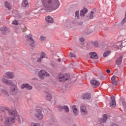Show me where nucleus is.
<instances>
[{"label":"nucleus","mask_w":126,"mask_h":126,"mask_svg":"<svg viewBox=\"0 0 126 126\" xmlns=\"http://www.w3.org/2000/svg\"><path fill=\"white\" fill-rule=\"evenodd\" d=\"M15 122V119L14 118L8 117L6 119V121L4 122L5 125H9V124H14Z\"/></svg>","instance_id":"8"},{"label":"nucleus","mask_w":126,"mask_h":126,"mask_svg":"<svg viewBox=\"0 0 126 126\" xmlns=\"http://www.w3.org/2000/svg\"><path fill=\"white\" fill-rule=\"evenodd\" d=\"M42 58H41V57H40L36 61V62L37 63H42Z\"/></svg>","instance_id":"38"},{"label":"nucleus","mask_w":126,"mask_h":126,"mask_svg":"<svg viewBox=\"0 0 126 126\" xmlns=\"http://www.w3.org/2000/svg\"><path fill=\"white\" fill-rule=\"evenodd\" d=\"M90 57L91 59H98V56H97V54L95 52H91Z\"/></svg>","instance_id":"24"},{"label":"nucleus","mask_w":126,"mask_h":126,"mask_svg":"<svg viewBox=\"0 0 126 126\" xmlns=\"http://www.w3.org/2000/svg\"><path fill=\"white\" fill-rule=\"evenodd\" d=\"M27 1H28V0H27Z\"/></svg>","instance_id":"46"},{"label":"nucleus","mask_w":126,"mask_h":126,"mask_svg":"<svg viewBox=\"0 0 126 126\" xmlns=\"http://www.w3.org/2000/svg\"><path fill=\"white\" fill-rule=\"evenodd\" d=\"M106 72H107V73H110L111 72V70H110V69H107L106 70Z\"/></svg>","instance_id":"42"},{"label":"nucleus","mask_w":126,"mask_h":126,"mask_svg":"<svg viewBox=\"0 0 126 126\" xmlns=\"http://www.w3.org/2000/svg\"><path fill=\"white\" fill-rule=\"evenodd\" d=\"M122 61H123V55H120L117 59L116 63L118 65L122 63Z\"/></svg>","instance_id":"17"},{"label":"nucleus","mask_w":126,"mask_h":126,"mask_svg":"<svg viewBox=\"0 0 126 126\" xmlns=\"http://www.w3.org/2000/svg\"><path fill=\"white\" fill-rule=\"evenodd\" d=\"M122 104H123V106H126V102L122 101Z\"/></svg>","instance_id":"41"},{"label":"nucleus","mask_w":126,"mask_h":126,"mask_svg":"<svg viewBox=\"0 0 126 126\" xmlns=\"http://www.w3.org/2000/svg\"><path fill=\"white\" fill-rule=\"evenodd\" d=\"M87 12H88V10L87 8H84L80 11V15L82 17H84L85 14H86Z\"/></svg>","instance_id":"21"},{"label":"nucleus","mask_w":126,"mask_h":126,"mask_svg":"<svg viewBox=\"0 0 126 126\" xmlns=\"http://www.w3.org/2000/svg\"><path fill=\"white\" fill-rule=\"evenodd\" d=\"M35 116L36 118L38 119V120H42L44 117V115L42 113V110L40 109H38L36 111V112L35 114Z\"/></svg>","instance_id":"6"},{"label":"nucleus","mask_w":126,"mask_h":126,"mask_svg":"<svg viewBox=\"0 0 126 126\" xmlns=\"http://www.w3.org/2000/svg\"><path fill=\"white\" fill-rule=\"evenodd\" d=\"M58 110L60 111V112H62L63 110H64L65 113H68V112H69V108H68V106L65 105H59Z\"/></svg>","instance_id":"9"},{"label":"nucleus","mask_w":126,"mask_h":126,"mask_svg":"<svg viewBox=\"0 0 126 126\" xmlns=\"http://www.w3.org/2000/svg\"><path fill=\"white\" fill-rule=\"evenodd\" d=\"M17 117H18L17 121H18L19 124H21V121H22V120H23L22 116L18 115Z\"/></svg>","instance_id":"29"},{"label":"nucleus","mask_w":126,"mask_h":126,"mask_svg":"<svg viewBox=\"0 0 126 126\" xmlns=\"http://www.w3.org/2000/svg\"><path fill=\"white\" fill-rule=\"evenodd\" d=\"M90 18L91 19H92L93 18V12H91L90 15Z\"/></svg>","instance_id":"39"},{"label":"nucleus","mask_w":126,"mask_h":126,"mask_svg":"<svg viewBox=\"0 0 126 126\" xmlns=\"http://www.w3.org/2000/svg\"><path fill=\"white\" fill-rule=\"evenodd\" d=\"M90 84L91 85L94 86V87L95 88H96V87H98V86H99V85H100V83L98 81H97L94 79L91 80Z\"/></svg>","instance_id":"10"},{"label":"nucleus","mask_w":126,"mask_h":126,"mask_svg":"<svg viewBox=\"0 0 126 126\" xmlns=\"http://www.w3.org/2000/svg\"><path fill=\"white\" fill-rule=\"evenodd\" d=\"M1 81L3 83H4V84H6V85H11V84H12V82L8 80L5 78H3Z\"/></svg>","instance_id":"16"},{"label":"nucleus","mask_w":126,"mask_h":126,"mask_svg":"<svg viewBox=\"0 0 126 126\" xmlns=\"http://www.w3.org/2000/svg\"><path fill=\"white\" fill-rule=\"evenodd\" d=\"M111 81L114 85H117V84H118V77L116 76H112Z\"/></svg>","instance_id":"18"},{"label":"nucleus","mask_w":126,"mask_h":126,"mask_svg":"<svg viewBox=\"0 0 126 126\" xmlns=\"http://www.w3.org/2000/svg\"><path fill=\"white\" fill-rule=\"evenodd\" d=\"M1 122H2V119L1 120Z\"/></svg>","instance_id":"45"},{"label":"nucleus","mask_w":126,"mask_h":126,"mask_svg":"<svg viewBox=\"0 0 126 126\" xmlns=\"http://www.w3.org/2000/svg\"><path fill=\"white\" fill-rule=\"evenodd\" d=\"M12 23V24H14V25H17V24H18V22H17V21H16V20H14V21H13Z\"/></svg>","instance_id":"36"},{"label":"nucleus","mask_w":126,"mask_h":126,"mask_svg":"<svg viewBox=\"0 0 126 126\" xmlns=\"http://www.w3.org/2000/svg\"><path fill=\"white\" fill-rule=\"evenodd\" d=\"M110 54H111L110 51H106L103 54V57L106 58V57H108V56H109Z\"/></svg>","instance_id":"30"},{"label":"nucleus","mask_w":126,"mask_h":126,"mask_svg":"<svg viewBox=\"0 0 126 126\" xmlns=\"http://www.w3.org/2000/svg\"><path fill=\"white\" fill-rule=\"evenodd\" d=\"M82 98L84 100H89L91 98V95L90 94H85L83 95Z\"/></svg>","instance_id":"19"},{"label":"nucleus","mask_w":126,"mask_h":126,"mask_svg":"<svg viewBox=\"0 0 126 126\" xmlns=\"http://www.w3.org/2000/svg\"><path fill=\"white\" fill-rule=\"evenodd\" d=\"M11 87L10 89V94L11 95H16L17 94V93L18 92V89L17 88V86L16 85V83L14 85L11 84Z\"/></svg>","instance_id":"3"},{"label":"nucleus","mask_w":126,"mask_h":126,"mask_svg":"<svg viewBox=\"0 0 126 126\" xmlns=\"http://www.w3.org/2000/svg\"><path fill=\"white\" fill-rule=\"evenodd\" d=\"M45 20L46 22H48V23H53V22H54V20H53V18L51 16L46 17L45 18Z\"/></svg>","instance_id":"25"},{"label":"nucleus","mask_w":126,"mask_h":126,"mask_svg":"<svg viewBox=\"0 0 126 126\" xmlns=\"http://www.w3.org/2000/svg\"><path fill=\"white\" fill-rule=\"evenodd\" d=\"M22 8H27L29 7V3L27 0H23L22 3L21 5Z\"/></svg>","instance_id":"13"},{"label":"nucleus","mask_w":126,"mask_h":126,"mask_svg":"<svg viewBox=\"0 0 126 126\" xmlns=\"http://www.w3.org/2000/svg\"><path fill=\"white\" fill-rule=\"evenodd\" d=\"M72 109L73 113H74L75 116H77L78 115V110L76 108V106L73 105L72 106Z\"/></svg>","instance_id":"22"},{"label":"nucleus","mask_w":126,"mask_h":126,"mask_svg":"<svg viewBox=\"0 0 126 126\" xmlns=\"http://www.w3.org/2000/svg\"><path fill=\"white\" fill-rule=\"evenodd\" d=\"M8 113L13 117H16L18 115V114H17V111L15 109L14 110H8Z\"/></svg>","instance_id":"20"},{"label":"nucleus","mask_w":126,"mask_h":126,"mask_svg":"<svg viewBox=\"0 0 126 126\" xmlns=\"http://www.w3.org/2000/svg\"><path fill=\"white\" fill-rule=\"evenodd\" d=\"M94 45L95 48H98V47H99V44H98V42H94Z\"/></svg>","instance_id":"37"},{"label":"nucleus","mask_w":126,"mask_h":126,"mask_svg":"<svg viewBox=\"0 0 126 126\" xmlns=\"http://www.w3.org/2000/svg\"><path fill=\"white\" fill-rule=\"evenodd\" d=\"M25 37L28 40L30 46H31L32 48L33 49L35 47V41H34V39H33L32 34H30L28 35H26Z\"/></svg>","instance_id":"2"},{"label":"nucleus","mask_w":126,"mask_h":126,"mask_svg":"<svg viewBox=\"0 0 126 126\" xmlns=\"http://www.w3.org/2000/svg\"><path fill=\"white\" fill-rule=\"evenodd\" d=\"M4 5L6 8H7L9 10H11V9L12 8V7H11V5H10V3L7 2H5L4 3Z\"/></svg>","instance_id":"26"},{"label":"nucleus","mask_w":126,"mask_h":126,"mask_svg":"<svg viewBox=\"0 0 126 126\" xmlns=\"http://www.w3.org/2000/svg\"><path fill=\"white\" fill-rule=\"evenodd\" d=\"M80 42H84L85 39L83 37H81L80 38Z\"/></svg>","instance_id":"40"},{"label":"nucleus","mask_w":126,"mask_h":126,"mask_svg":"<svg viewBox=\"0 0 126 126\" xmlns=\"http://www.w3.org/2000/svg\"><path fill=\"white\" fill-rule=\"evenodd\" d=\"M75 18L77 19L79 18V11H78L75 12Z\"/></svg>","instance_id":"33"},{"label":"nucleus","mask_w":126,"mask_h":126,"mask_svg":"<svg viewBox=\"0 0 126 126\" xmlns=\"http://www.w3.org/2000/svg\"><path fill=\"white\" fill-rule=\"evenodd\" d=\"M0 31H6V27L4 26L2 28L0 29Z\"/></svg>","instance_id":"34"},{"label":"nucleus","mask_w":126,"mask_h":126,"mask_svg":"<svg viewBox=\"0 0 126 126\" xmlns=\"http://www.w3.org/2000/svg\"><path fill=\"white\" fill-rule=\"evenodd\" d=\"M31 126H40L41 124L40 123H31Z\"/></svg>","instance_id":"31"},{"label":"nucleus","mask_w":126,"mask_h":126,"mask_svg":"<svg viewBox=\"0 0 126 126\" xmlns=\"http://www.w3.org/2000/svg\"><path fill=\"white\" fill-rule=\"evenodd\" d=\"M111 102L110 103V106L112 107L113 108H114V107L116 106V100H115V97L114 95H112L111 97Z\"/></svg>","instance_id":"15"},{"label":"nucleus","mask_w":126,"mask_h":126,"mask_svg":"<svg viewBox=\"0 0 126 126\" xmlns=\"http://www.w3.org/2000/svg\"><path fill=\"white\" fill-rule=\"evenodd\" d=\"M80 111L82 114V115H87V109L86 108V106L84 105H82L80 107Z\"/></svg>","instance_id":"12"},{"label":"nucleus","mask_w":126,"mask_h":126,"mask_svg":"<svg viewBox=\"0 0 126 126\" xmlns=\"http://www.w3.org/2000/svg\"><path fill=\"white\" fill-rule=\"evenodd\" d=\"M69 27V26H68V27L67 26V27Z\"/></svg>","instance_id":"47"},{"label":"nucleus","mask_w":126,"mask_h":126,"mask_svg":"<svg viewBox=\"0 0 126 126\" xmlns=\"http://www.w3.org/2000/svg\"><path fill=\"white\" fill-rule=\"evenodd\" d=\"M47 40V37L44 35H41L39 38V40L41 42H44V41H46Z\"/></svg>","instance_id":"27"},{"label":"nucleus","mask_w":126,"mask_h":126,"mask_svg":"<svg viewBox=\"0 0 126 126\" xmlns=\"http://www.w3.org/2000/svg\"><path fill=\"white\" fill-rule=\"evenodd\" d=\"M69 55L71 57L75 58V55L73 54V53L71 52H70Z\"/></svg>","instance_id":"35"},{"label":"nucleus","mask_w":126,"mask_h":126,"mask_svg":"<svg viewBox=\"0 0 126 126\" xmlns=\"http://www.w3.org/2000/svg\"><path fill=\"white\" fill-rule=\"evenodd\" d=\"M58 61L59 63H61V59H58Z\"/></svg>","instance_id":"44"},{"label":"nucleus","mask_w":126,"mask_h":126,"mask_svg":"<svg viewBox=\"0 0 126 126\" xmlns=\"http://www.w3.org/2000/svg\"><path fill=\"white\" fill-rule=\"evenodd\" d=\"M107 119H108V115L106 114L103 115V118H101L99 119V122L101 124H104V123H106L107 122Z\"/></svg>","instance_id":"14"},{"label":"nucleus","mask_w":126,"mask_h":126,"mask_svg":"<svg viewBox=\"0 0 126 126\" xmlns=\"http://www.w3.org/2000/svg\"><path fill=\"white\" fill-rule=\"evenodd\" d=\"M0 89L1 90V93H2V94L8 95V93L7 92V91L5 90V89L3 88V86H0Z\"/></svg>","instance_id":"23"},{"label":"nucleus","mask_w":126,"mask_h":126,"mask_svg":"<svg viewBox=\"0 0 126 126\" xmlns=\"http://www.w3.org/2000/svg\"><path fill=\"white\" fill-rule=\"evenodd\" d=\"M68 79H69V75L67 74L61 75L59 78V82L66 81Z\"/></svg>","instance_id":"5"},{"label":"nucleus","mask_w":126,"mask_h":126,"mask_svg":"<svg viewBox=\"0 0 126 126\" xmlns=\"http://www.w3.org/2000/svg\"><path fill=\"white\" fill-rule=\"evenodd\" d=\"M40 58L41 59H45V58H46V54H45L44 52H42L40 54Z\"/></svg>","instance_id":"32"},{"label":"nucleus","mask_w":126,"mask_h":126,"mask_svg":"<svg viewBox=\"0 0 126 126\" xmlns=\"http://www.w3.org/2000/svg\"><path fill=\"white\" fill-rule=\"evenodd\" d=\"M46 99L47 100H48V101H51V99H52V95L51 94H48L46 93Z\"/></svg>","instance_id":"28"},{"label":"nucleus","mask_w":126,"mask_h":126,"mask_svg":"<svg viewBox=\"0 0 126 126\" xmlns=\"http://www.w3.org/2000/svg\"><path fill=\"white\" fill-rule=\"evenodd\" d=\"M15 77V76L14 75V73H13V72L8 71L5 73V77H6V78L13 79Z\"/></svg>","instance_id":"7"},{"label":"nucleus","mask_w":126,"mask_h":126,"mask_svg":"<svg viewBox=\"0 0 126 126\" xmlns=\"http://www.w3.org/2000/svg\"><path fill=\"white\" fill-rule=\"evenodd\" d=\"M21 89L26 88V89H28V90H32V89H33V87L28 84H23L21 86Z\"/></svg>","instance_id":"11"},{"label":"nucleus","mask_w":126,"mask_h":126,"mask_svg":"<svg viewBox=\"0 0 126 126\" xmlns=\"http://www.w3.org/2000/svg\"><path fill=\"white\" fill-rule=\"evenodd\" d=\"M38 76L40 79L43 80L45 78V76H50V74L47 72L45 70H41L38 72Z\"/></svg>","instance_id":"4"},{"label":"nucleus","mask_w":126,"mask_h":126,"mask_svg":"<svg viewBox=\"0 0 126 126\" xmlns=\"http://www.w3.org/2000/svg\"><path fill=\"white\" fill-rule=\"evenodd\" d=\"M42 5L47 12H52L53 10H56L60 7L61 3L59 0H41Z\"/></svg>","instance_id":"1"},{"label":"nucleus","mask_w":126,"mask_h":126,"mask_svg":"<svg viewBox=\"0 0 126 126\" xmlns=\"http://www.w3.org/2000/svg\"><path fill=\"white\" fill-rule=\"evenodd\" d=\"M38 5H39V4L38 3H37L36 4V6L38 8H39V7H40V6H38Z\"/></svg>","instance_id":"43"}]
</instances>
